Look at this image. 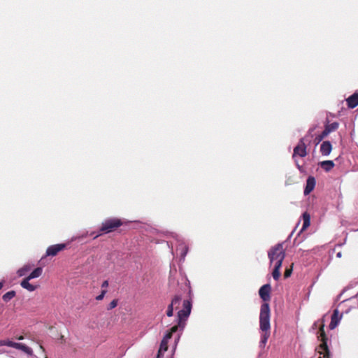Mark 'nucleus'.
I'll use <instances>...</instances> for the list:
<instances>
[{"instance_id": "5", "label": "nucleus", "mask_w": 358, "mask_h": 358, "mask_svg": "<svg viewBox=\"0 0 358 358\" xmlns=\"http://www.w3.org/2000/svg\"><path fill=\"white\" fill-rule=\"evenodd\" d=\"M324 326L323 320H318L314 322L311 327V331L323 342L322 345H327V336L324 330Z\"/></svg>"}, {"instance_id": "16", "label": "nucleus", "mask_w": 358, "mask_h": 358, "mask_svg": "<svg viewBox=\"0 0 358 358\" xmlns=\"http://www.w3.org/2000/svg\"><path fill=\"white\" fill-rule=\"evenodd\" d=\"M29 280H28L27 278H25L24 279H23L21 281L20 285L24 289H26L27 290H28L29 292H33V291H34L36 289V286L33 285L31 283H29Z\"/></svg>"}, {"instance_id": "41", "label": "nucleus", "mask_w": 358, "mask_h": 358, "mask_svg": "<svg viewBox=\"0 0 358 358\" xmlns=\"http://www.w3.org/2000/svg\"><path fill=\"white\" fill-rule=\"evenodd\" d=\"M338 257H341V252H337V258Z\"/></svg>"}, {"instance_id": "42", "label": "nucleus", "mask_w": 358, "mask_h": 358, "mask_svg": "<svg viewBox=\"0 0 358 358\" xmlns=\"http://www.w3.org/2000/svg\"><path fill=\"white\" fill-rule=\"evenodd\" d=\"M94 234V233L92 232V233L90 234V236H93Z\"/></svg>"}, {"instance_id": "14", "label": "nucleus", "mask_w": 358, "mask_h": 358, "mask_svg": "<svg viewBox=\"0 0 358 358\" xmlns=\"http://www.w3.org/2000/svg\"><path fill=\"white\" fill-rule=\"evenodd\" d=\"M347 104L350 108H354L358 106V92H355L347 99Z\"/></svg>"}, {"instance_id": "29", "label": "nucleus", "mask_w": 358, "mask_h": 358, "mask_svg": "<svg viewBox=\"0 0 358 358\" xmlns=\"http://www.w3.org/2000/svg\"><path fill=\"white\" fill-rule=\"evenodd\" d=\"M166 349H163L162 348H159L156 358H162L164 357V353L166 352Z\"/></svg>"}, {"instance_id": "38", "label": "nucleus", "mask_w": 358, "mask_h": 358, "mask_svg": "<svg viewBox=\"0 0 358 358\" xmlns=\"http://www.w3.org/2000/svg\"><path fill=\"white\" fill-rule=\"evenodd\" d=\"M341 317H342V315L340 317V318H338V313L337 312V319H336L337 324H338L339 320L341 318Z\"/></svg>"}, {"instance_id": "4", "label": "nucleus", "mask_w": 358, "mask_h": 358, "mask_svg": "<svg viewBox=\"0 0 358 358\" xmlns=\"http://www.w3.org/2000/svg\"><path fill=\"white\" fill-rule=\"evenodd\" d=\"M165 236L166 237L170 236L173 238L178 243L177 249L180 250V261L184 262L189 251V247L185 243L184 238L181 236L173 232H166Z\"/></svg>"}, {"instance_id": "25", "label": "nucleus", "mask_w": 358, "mask_h": 358, "mask_svg": "<svg viewBox=\"0 0 358 358\" xmlns=\"http://www.w3.org/2000/svg\"><path fill=\"white\" fill-rule=\"evenodd\" d=\"M103 224H124L120 219L112 217L107 219Z\"/></svg>"}, {"instance_id": "39", "label": "nucleus", "mask_w": 358, "mask_h": 358, "mask_svg": "<svg viewBox=\"0 0 358 358\" xmlns=\"http://www.w3.org/2000/svg\"><path fill=\"white\" fill-rule=\"evenodd\" d=\"M174 355H175V353H173L171 352V355H170V357L169 358H174Z\"/></svg>"}, {"instance_id": "20", "label": "nucleus", "mask_w": 358, "mask_h": 358, "mask_svg": "<svg viewBox=\"0 0 358 358\" xmlns=\"http://www.w3.org/2000/svg\"><path fill=\"white\" fill-rule=\"evenodd\" d=\"M282 266L275 265L273 266V270L272 272V276L275 280H278L280 276V268Z\"/></svg>"}, {"instance_id": "15", "label": "nucleus", "mask_w": 358, "mask_h": 358, "mask_svg": "<svg viewBox=\"0 0 358 358\" xmlns=\"http://www.w3.org/2000/svg\"><path fill=\"white\" fill-rule=\"evenodd\" d=\"M320 151L323 155H328L331 151V144L329 141H324L320 147Z\"/></svg>"}, {"instance_id": "35", "label": "nucleus", "mask_w": 358, "mask_h": 358, "mask_svg": "<svg viewBox=\"0 0 358 358\" xmlns=\"http://www.w3.org/2000/svg\"><path fill=\"white\" fill-rule=\"evenodd\" d=\"M324 350L325 351L324 357H327V358H329V355L328 349L326 348L324 349Z\"/></svg>"}, {"instance_id": "40", "label": "nucleus", "mask_w": 358, "mask_h": 358, "mask_svg": "<svg viewBox=\"0 0 358 358\" xmlns=\"http://www.w3.org/2000/svg\"><path fill=\"white\" fill-rule=\"evenodd\" d=\"M3 286V283L2 282H0V290L1 289Z\"/></svg>"}, {"instance_id": "22", "label": "nucleus", "mask_w": 358, "mask_h": 358, "mask_svg": "<svg viewBox=\"0 0 358 358\" xmlns=\"http://www.w3.org/2000/svg\"><path fill=\"white\" fill-rule=\"evenodd\" d=\"M329 328L334 329L336 328V308L332 309L331 315V322L329 324Z\"/></svg>"}, {"instance_id": "7", "label": "nucleus", "mask_w": 358, "mask_h": 358, "mask_svg": "<svg viewBox=\"0 0 358 358\" xmlns=\"http://www.w3.org/2000/svg\"><path fill=\"white\" fill-rule=\"evenodd\" d=\"M306 155V145L304 143V139L301 138L300 139L298 145L294 148L293 157H295L296 156L304 157Z\"/></svg>"}, {"instance_id": "18", "label": "nucleus", "mask_w": 358, "mask_h": 358, "mask_svg": "<svg viewBox=\"0 0 358 358\" xmlns=\"http://www.w3.org/2000/svg\"><path fill=\"white\" fill-rule=\"evenodd\" d=\"M15 349L20 350L28 355H32V350L26 345L20 343H17Z\"/></svg>"}, {"instance_id": "34", "label": "nucleus", "mask_w": 358, "mask_h": 358, "mask_svg": "<svg viewBox=\"0 0 358 358\" xmlns=\"http://www.w3.org/2000/svg\"><path fill=\"white\" fill-rule=\"evenodd\" d=\"M108 286V281L107 280L103 281L101 285V287L103 288V287H107Z\"/></svg>"}, {"instance_id": "9", "label": "nucleus", "mask_w": 358, "mask_h": 358, "mask_svg": "<svg viewBox=\"0 0 358 358\" xmlns=\"http://www.w3.org/2000/svg\"><path fill=\"white\" fill-rule=\"evenodd\" d=\"M336 128V122L331 124L330 125H327L324 130L322 132L321 134L316 136L315 141L316 143H319L323 138H324L330 132L334 131Z\"/></svg>"}, {"instance_id": "10", "label": "nucleus", "mask_w": 358, "mask_h": 358, "mask_svg": "<svg viewBox=\"0 0 358 358\" xmlns=\"http://www.w3.org/2000/svg\"><path fill=\"white\" fill-rule=\"evenodd\" d=\"M315 184V178L313 176H309L306 180V185L303 192L304 194L308 195L314 189Z\"/></svg>"}, {"instance_id": "21", "label": "nucleus", "mask_w": 358, "mask_h": 358, "mask_svg": "<svg viewBox=\"0 0 358 358\" xmlns=\"http://www.w3.org/2000/svg\"><path fill=\"white\" fill-rule=\"evenodd\" d=\"M15 294L13 290L9 291L3 295L2 299L5 302H8L15 296Z\"/></svg>"}, {"instance_id": "27", "label": "nucleus", "mask_w": 358, "mask_h": 358, "mask_svg": "<svg viewBox=\"0 0 358 358\" xmlns=\"http://www.w3.org/2000/svg\"><path fill=\"white\" fill-rule=\"evenodd\" d=\"M181 296H179V295H176L172 301H171V303H170L171 305H172L173 306H176V305H179L180 301H181Z\"/></svg>"}, {"instance_id": "23", "label": "nucleus", "mask_w": 358, "mask_h": 358, "mask_svg": "<svg viewBox=\"0 0 358 358\" xmlns=\"http://www.w3.org/2000/svg\"><path fill=\"white\" fill-rule=\"evenodd\" d=\"M17 343L13 342L12 341L9 340H1L0 341V345L1 346H8L15 348L16 347Z\"/></svg>"}, {"instance_id": "36", "label": "nucleus", "mask_w": 358, "mask_h": 358, "mask_svg": "<svg viewBox=\"0 0 358 358\" xmlns=\"http://www.w3.org/2000/svg\"><path fill=\"white\" fill-rule=\"evenodd\" d=\"M291 274V271H286V272L285 273V278H288Z\"/></svg>"}, {"instance_id": "12", "label": "nucleus", "mask_w": 358, "mask_h": 358, "mask_svg": "<svg viewBox=\"0 0 358 358\" xmlns=\"http://www.w3.org/2000/svg\"><path fill=\"white\" fill-rule=\"evenodd\" d=\"M177 331H172V327L169 329V331H168L165 335L164 336L161 343H160V345H159V347L163 348V349H166V350H168V343H169V341L171 339V338L172 337V335L173 333H176Z\"/></svg>"}, {"instance_id": "32", "label": "nucleus", "mask_w": 358, "mask_h": 358, "mask_svg": "<svg viewBox=\"0 0 358 358\" xmlns=\"http://www.w3.org/2000/svg\"><path fill=\"white\" fill-rule=\"evenodd\" d=\"M106 293V290H102L101 294L96 297V299L98 301L102 300L103 299Z\"/></svg>"}, {"instance_id": "33", "label": "nucleus", "mask_w": 358, "mask_h": 358, "mask_svg": "<svg viewBox=\"0 0 358 358\" xmlns=\"http://www.w3.org/2000/svg\"><path fill=\"white\" fill-rule=\"evenodd\" d=\"M166 243H167V245L169 246V248L171 249V252L172 255L174 256V252H173V246L170 245V243L169 241H167Z\"/></svg>"}, {"instance_id": "31", "label": "nucleus", "mask_w": 358, "mask_h": 358, "mask_svg": "<svg viewBox=\"0 0 358 358\" xmlns=\"http://www.w3.org/2000/svg\"><path fill=\"white\" fill-rule=\"evenodd\" d=\"M117 305V299H113L108 305V306L107 307V309L108 310H112L114 308H115Z\"/></svg>"}, {"instance_id": "44", "label": "nucleus", "mask_w": 358, "mask_h": 358, "mask_svg": "<svg viewBox=\"0 0 358 358\" xmlns=\"http://www.w3.org/2000/svg\"><path fill=\"white\" fill-rule=\"evenodd\" d=\"M45 358H48V357H45Z\"/></svg>"}, {"instance_id": "8", "label": "nucleus", "mask_w": 358, "mask_h": 358, "mask_svg": "<svg viewBox=\"0 0 358 358\" xmlns=\"http://www.w3.org/2000/svg\"><path fill=\"white\" fill-rule=\"evenodd\" d=\"M271 289V287L270 284H265L262 286L259 290V294L260 298L264 301H267L270 300V292Z\"/></svg>"}, {"instance_id": "13", "label": "nucleus", "mask_w": 358, "mask_h": 358, "mask_svg": "<svg viewBox=\"0 0 358 358\" xmlns=\"http://www.w3.org/2000/svg\"><path fill=\"white\" fill-rule=\"evenodd\" d=\"M120 226V225H102V227L100 229L99 233L94 236L93 238L94 239L98 236H101V234H108L111 231H113Z\"/></svg>"}, {"instance_id": "43", "label": "nucleus", "mask_w": 358, "mask_h": 358, "mask_svg": "<svg viewBox=\"0 0 358 358\" xmlns=\"http://www.w3.org/2000/svg\"><path fill=\"white\" fill-rule=\"evenodd\" d=\"M18 339H19V340H22V336H20Z\"/></svg>"}, {"instance_id": "37", "label": "nucleus", "mask_w": 358, "mask_h": 358, "mask_svg": "<svg viewBox=\"0 0 358 358\" xmlns=\"http://www.w3.org/2000/svg\"><path fill=\"white\" fill-rule=\"evenodd\" d=\"M298 227H299V225H296V227H294V229L292 230V233H291L290 236H292V235H293V234L296 231V228H297Z\"/></svg>"}, {"instance_id": "1", "label": "nucleus", "mask_w": 358, "mask_h": 358, "mask_svg": "<svg viewBox=\"0 0 358 358\" xmlns=\"http://www.w3.org/2000/svg\"><path fill=\"white\" fill-rule=\"evenodd\" d=\"M259 328L262 331L259 341V348L264 349L270 336V307L268 303H264L260 308Z\"/></svg>"}, {"instance_id": "30", "label": "nucleus", "mask_w": 358, "mask_h": 358, "mask_svg": "<svg viewBox=\"0 0 358 358\" xmlns=\"http://www.w3.org/2000/svg\"><path fill=\"white\" fill-rule=\"evenodd\" d=\"M173 315V306L171 304L168 306L167 310H166V315L168 317H172Z\"/></svg>"}, {"instance_id": "24", "label": "nucleus", "mask_w": 358, "mask_h": 358, "mask_svg": "<svg viewBox=\"0 0 358 358\" xmlns=\"http://www.w3.org/2000/svg\"><path fill=\"white\" fill-rule=\"evenodd\" d=\"M178 335L176 336V337L175 338V341H174V345L172 348V352L173 353H175L176 352V348H177V345H178V343L180 339V337H181V335L182 334V331H178Z\"/></svg>"}, {"instance_id": "2", "label": "nucleus", "mask_w": 358, "mask_h": 358, "mask_svg": "<svg viewBox=\"0 0 358 358\" xmlns=\"http://www.w3.org/2000/svg\"><path fill=\"white\" fill-rule=\"evenodd\" d=\"M192 303L191 300L185 299L182 303V309L177 313V324L172 327V331H183L186 322L191 314Z\"/></svg>"}, {"instance_id": "11", "label": "nucleus", "mask_w": 358, "mask_h": 358, "mask_svg": "<svg viewBox=\"0 0 358 358\" xmlns=\"http://www.w3.org/2000/svg\"><path fill=\"white\" fill-rule=\"evenodd\" d=\"M310 226L311 225H301V228L297 232L296 237L300 238L302 241L306 238L308 234H312L314 230H309Z\"/></svg>"}, {"instance_id": "3", "label": "nucleus", "mask_w": 358, "mask_h": 358, "mask_svg": "<svg viewBox=\"0 0 358 358\" xmlns=\"http://www.w3.org/2000/svg\"><path fill=\"white\" fill-rule=\"evenodd\" d=\"M284 243H279L271 248L268 251V257L270 265L282 266V263L285 257V251L283 248Z\"/></svg>"}, {"instance_id": "6", "label": "nucleus", "mask_w": 358, "mask_h": 358, "mask_svg": "<svg viewBox=\"0 0 358 358\" xmlns=\"http://www.w3.org/2000/svg\"><path fill=\"white\" fill-rule=\"evenodd\" d=\"M67 246L66 243H59L49 246L45 252V256L48 257H55L56 256L60 251L64 250Z\"/></svg>"}, {"instance_id": "28", "label": "nucleus", "mask_w": 358, "mask_h": 358, "mask_svg": "<svg viewBox=\"0 0 358 358\" xmlns=\"http://www.w3.org/2000/svg\"><path fill=\"white\" fill-rule=\"evenodd\" d=\"M302 217H303V224H310V215L307 212H305L303 214Z\"/></svg>"}, {"instance_id": "17", "label": "nucleus", "mask_w": 358, "mask_h": 358, "mask_svg": "<svg viewBox=\"0 0 358 358\" xmlns=\"http://www.w3.org/2000/svg\"><path fill=\"white\" fill-rule=\"evenodd\" d=\"M320 164L321 168L326 171H329L335 166L334 162L331 160L323 161V162H320Z\"/></svg>"}, {"instance_id": "19", "label": "nucleus", "mask_w": 358, "mask_h": 358, "mask_svg": "<svg viewBox=\"0 0 358 358\" xmlns=\"http://www.w3.org/2000/svg\"><path fill=\"white\" fill-rule=\"evenodd\" d=\"M42 272L43 268L41 267H37L27 278L28 280L38 278L42 274Z\"/></svg>"}, {"instance_id": "26", "label": "nucleus", "mask_w": 358, "mask_h": 358, "mask_svg": "<svg viewBox=\"0 0 358 358\" xmlns=\"http://www.w3.org/2000/svg\"><path fill=\"white\" fill-rule=\"evenodd\" d=\"M30 269V266L25 265L22 268H20L17 271V274L19 276H23L26 274V273Z\"/></svg>"}]
</instances>
